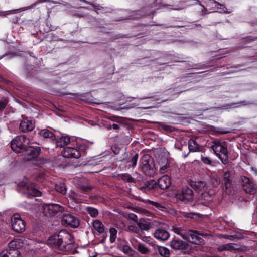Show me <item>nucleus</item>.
Returning a JSON list of instances; mask_svg holds the SVG:
<instances>
[{
  "label": "nucleus",
  "instance_id": "1",
  "mask_svg": "<svg viewBox=\"0 0 257 257\" xmlns=\"http://www.w3.org/2000/svg\"><path fill=\"white\" fill-rule=\"evenodd\" d=\"M74 241L70 234L63 232L50 236L47 240L48 244L58 249L65 254L73 252L75 248Z\"/></svg>",
  "mask_w": 257,
  "mask_h": 257
},
{
  "label": "nucleus",
  "instance_id": "2",
  "mask_svg": "<svg viewBox=\"0 0 257 257\" xmlns=\"http://www.w3.org/2000/svg\"><path fill=\"white\" fill-rule=\"evenodd\" d=\"M216 155L225 164L228 161L227 145L224 142H215L211 146Z\"/></svg>",
  "mask_w": 257,
  "mask_h": 257
},
{
  "label": "nucleus",
  "instance_id": "3",
  "mask_svg": "<svg viewBox=\"0 0 257 257\" xmlns=\"http://www.w3.org/2000/svg\"><path fill=\"white\" fill-rule=\"evenodd\" d=\"M29 143V140L24 135H19L11 141V147L16 153H20L25 150Z\"/></svg>",
  "mask_w": 257,
  "mask_h": 257
},
{
  "label": "nucleus",
  "instance_id": "4",
  "mask_svg": "<svg viewBox=\"0 0 257 257\" xmlns=\"http://www.w3.org/2000/svg\"><path fill=\"white\" fill-rule=\"evenodd\" d=\"M64 208L57 204H49L43 206V213L46 216H53L59 212H63Z\"/></svg>",
  "mask_w": 257,
  "mask_h": 257
},
{
  "label": "nucleus",
  "instance_id": "5",
  "mask_svg": "<svg viewBox=\"0 0 257 257\" xmlns=\"http://www.w3.org/2000/svg\"><path fill=\"white\" fill-rule=\"evenodd\" d=\"M10 224L13 229L17 232H22L25 230L24 221L21 219L19 214H14L12 216Z\"/></svg>",
  "mask_w": 257,
  "mask_h": 257
},
{
  "label": "nucleus",
  "instance_id": "6",
  "mask_svg": "<svg viewBox=\"0 0 257 257\" xmlns=\"http://www.w3.org/2000/svg\"><path fill=\"white\" fill-rule=\"evenodd\" d=\"M193 196V192L188 187H184L180 193L177 194V198L182 202L187 203L192 200Z\"/></svg>",
  "mask_w": 257,
  "mask_h": 257
},
{
  "label": "nucleus",
  "instance_id": "7",
  "mask_svg": "<svg viewBox=\"0 0 257 257\" xmlns=\"http://www.w3.org/2000/svg\"><path fill=\"white\" fill-rule=\"evenodd\" d=\"M242 187L243 189L247 193L253 194L256 191L255 184L246 176L241 177Z\"/></svg>",
  "mask_w": 257,
  "mask_h": 257
},
{
  "label": "nucleus",
  "instance_id": "8",
  "mask_svg": "<svg viewBox=\"0 0 257 257\" xmlns=\"http://www.w3.org/2000/svg\"><path fill=\"white\" fill-rule=\"evenodd\" d=\"M25 155L27 160L35 159L40 154L41 148L38 146H27L26 148Z\"/></svg>",
  "mask_w": 257,
  "mask_h": 257
},
{
  "label": "nucleus",
  "instance_id": "9",
  "mask_svg": "<svg viewBox=\"0 0 257 257\" xmlns=\"http://www.w3.org/2000/svg\"><path fill=\"white\" fill-rule=\"evenodd\" d=\"M62 220L65 223L73 228H77L79 225V221L78 218L69 214H65Z\"/></svg>",
  "mask_w": 257,
  "mask_h": 257
},
{
  "label": "nucleus",
  "instance_id": "10",
  "mask_svg": "<svg viewBox=\"0 0 257 257\" xmlns=\"http://www.w3.org/2000/svg\"><path fill=\"white\" fill-rule=\"evenodd\" d=\"M63 156L65 158H79L80 153L76 148L67 147L64 149Z\"/></svg>",
  "mask_w": 257,
  "mask_h": 257
},
{
  "label": "nucleus",
  "instance_id": "11",
  "mask_svg": "<svg viewBox=\"0 0 257 257\" xmlns=\"http://www.w3.org/2000/svg\"><path fill=\"white\" fill-rule=\"evenodd\" d=\"M150 156L148 155H143L140 160L139 168L140 170L144 174H147L148 170L151 169L150 165Z\"/></svg>",
  "mask_w": 257,
  "mask_h": 257
},
{
  "label": "nucleus",
  "instance_id": "12",
  "mask_svg": "<svg viewBox=\"0 0 257 257\" xmlns=\"http://www.w3.org/2000/svg\"><path fill=\"white\" fill-rule=\"evenodd\" d=\"M24 194L28 198L37 197L41 195V192L33 185L26 186L24 188Z\"/></svg>",
  "mask_w": 257,
  "mask_h": 257
},
{
  "label": "nucleus",
  "instance_id": "13",
  "mask_svg": "<svg viewBox=\"0 0 257 257\" xmlns=\"http://www.w3.org/2000/svg\"><path fill=\"white\" fill-rule=\"evenodd\" d=\"M34 127L33 121L27 118L23 119L20 124V129L24 132L31 131Z\"/></svg>",
  "mask_w": 257,
  "mask_h": 257
},
{
  "label": "nucleus",
  "instance_id": "14",
  "mask_svg": "<svg viewBox=\"0 0 257 257\" xmlns=\"http://www.w3.org/2000/svg\"><path fill=\"white\" fill-rule=\"evenodd\" d=\"M187 244L185 242L176 237L170 242L171 248L174 250L185 249L187 247Z\"/></svg>",
  "mask_w": 257,
  "mask_h": 257
},
{
  "label": "nucleus",
  "instance_id": "15",
  "mask_svg": "<svg viewBox=\"0 0 257 257\" xmlns=\"http://www.w3.org/2000/svg\"><path fill=\"white\" fill-rule=\"evenodd\" d=\"M40 3H41L40 2H38L29 7H23V8H21L20 9H15V10H9V11H0V16L6 17V16L11 14L12 13H19L23 11L32 9V8H34L35 6H36L38 4H40Z\"/></svg>",
  "mask_w": 257,
  "mask_h": 257
},
{
  "label": "nucleus",
  "instance_id": "16",
  "mask_svg": "<svg viewBox=\"0 0 257 257\" xmlns=\"http://www.w3.org/2000/svg\"><path fill=\"white\" fill-rule=\"evenodd\" d=\"M171 184L170 178L168 175H164L157 181V185L162 190L168 188Z\"/></svg>",
  "mask_w": 257,
  "mask_h": 257
},
{
  "label": "nucleus",
  "instance_id": "17",
  "mask_svg": "<svg viewBox=\"0 0 257 257\" xmlns=\"http://www.w3.org/2000/svg\"><path fill=\"white\" fill-rule=\"evenodd\" d=\"M154 236L158 240L164 241L168 239L169 234L164 229H158L154 232Z\"/></svg>",
  "mask_w": 257,
  "mask_h": 257
},
{
  "label": "nucleus",
  "instance_id": "18",
  "mask_svg": "<svg viewBox=\"0 0 257 257\" xmlns=\"http://www.w3.org/2000/svg\"><path fill=\"white\" fill-rule=\"evenodd\" d=\"M0 257H21L18 249H6L1 251Z\"/></svg>",
  "mask_w": 257,
  "mask_h": 257
},
{
  "label": "nucleus",
  "instance_id": "19",
  "mask_svg": "<svg viewBox=\"0 0 257 257\" xmlns=\"http://www.w3.org/2000/svg\"><path fill=\"white\" fill-rule=\"evenodd\" d=\"M187 240L190 243L195 244H203L204 242L203 238L195 234H190L187 237Z\"/></svg>",
  "mask_w": 257,
  "mask_h": 257
},
{
  "label": "nucleus",
  "instance_id": "20",
  "mask_svg": "<svg viewBox=\"0 0 257 257\" xmlns=\"http://www.w3.org/2000/svg\"><path fill=\"white\" fill-rule=\"evenodd\" d=\"M157 186H158L157 183L154 180H151L147 181L141 187V189L144 192H147L150 189H153L156 188Z\"/></svg>",
  "mask_w": 257,
  "mask_h": 257
},
{
  "label": "nucleus",
  "instance_id": "21",
  "mask_svg": "<svg viewBox=\"0 0 257 257\" xmlns=\"http://www.w3.org/2000/svg\"><path fill=\"white\" fill-rule=\"evenodd\" d=\"M223 182L226 190L231 187L232 183L231 172L227 171L224 173Z\"/></svg>",
  "mask_w": 257,
  "mask_h": 257
},
{
  "label": "nucleus",
  "instance_id": "22",
  "mask_svg": "<svg viewBox=\"0 0 257 257\" xmlns=\"http://www.w3.org/2000/svg\"><path fill=\"white\" fill-rule=\"evenodd\" d=\"M70 142V137L68 136H61L56 141L58 146L65 148Z\"/></svg>",
  "mask_w": 257,
  "mask_h": 257
},
{
  "label": "nucleus",
  "instance_id": "23",
  "mask_svg": "<svg viewBox=\"0 0 257 257\" xmlns=\"http://www.w3.org/2000/svg\"><path fill=\"white\" fill-rule=\"evenodd\" d=\"M190 186L194 190L199 192L204 188L206 186V183L202 181H192L190 183Z\"/></svg>",
  "mask_w": 257,
  "mask_h": 257
},
{
  "label": "nucleus",
  "instance_id": "24",
  "mask_svg": "<svg viewBox=\"0 0 257 257\" xmlns=\"http://www.w3.org/2000/svg\"><path fill=\"white\" fill-rule=\"evenodd\" d=\"M40 136L45 138L49 139L50 140L54 141L56 139L55 135L51 131L47 129H43L39 132Z\"/></svg>",
  "mask_w": 257,
  "mask_h": 257
},
{
  "label": "nucleus",
  "instance_id": "25",
  "mask_svg": "<svg viewBox=\"0 0 257 257\" xmlns=\"http://www.w3.org/2000/svg\"><path fill=\"white\" fill-rule=\"evenodd\" d=\"M93 227L99 234H102L104 232V226L102 222L98 220L93 221Z\"/></svg>",
  "mask_w": 257,
  "mask_h": 257
},
{
  "label": "nucleus",
  "instance_id": "26",
  "mask_svg": "<svg viewBox=\"0 0 257 257\" xmlns=\"http://www.w3.org/2000/svg\"><path fill=\"white\" fill-rule=\"evenodd\" d=\"M188 148L190 152H196L199 151L198 145L196 142L193 139H190L188 141Z\"/></svg>",
  "mask_w": 257,
  "mask_h": 257
},
{
  "label": "nucleus",
  "instance_id": "27",
  "mask_svg": "<svg viewBox=\"0 0 257 257\" xmlns=\"http://www.w3.org/2000/svg\"><path fill=\"white\" fill-rule=\"evenodd\" d=\"M235 249L232 243H227L218 247L219 251H232Z\"/></svg>",
  "mask_w": 257,
  "mask_h": 257
},
{
  "label": "nucleus",
  "instance_id": "28",
  "mask_svg": "<svg viewBox=\"0 0 257 257\" xmlns=\"http://www.w3.org/2000/svg\"><path fill=\"white\" fill-rule=\"evenodd\" d=\"M156 248H157V250L161 255L164 257H168L169 256L170 250L166 247L156 245Z\"/></svg>",
  "mask_w": 257,
  "mask_h": 257
},
{
  "label": "nucleus",
  "instance_id": "29",
  "mask_svg": "<svg viewBox=\"0 0 257 257\" xmlns=\"http://www.w3.org/2000/svg\"><path fill=\"white\" fill-rule=\"evenodd\" d=\"M55 190L58 192L62 194V195L66 194L67 192V189L64 184L60 183L55 185Z\"/></svg>",
  "mask_w": 257,
  "mask_h": 257
},
{
  "label": "nucleus",
  "instance_id": "30",
  "mask_svg": "<svg viewBox=\"0 0 257 257\" xmlns=\"http://www.w3.org/2000/svg\"><path fill=\"white\" fill-rule=\"evenodd\" d=\"M137 224L138 227L142 230H148L150 228L149 224L144 220H140Z\"/></svg>",
  "mask_w": 257,
  "mask_h": 257
},
{
  "label": "nucleus",
  "instance_id": "31",
  "mask_svg": "<svg viewBox=\"0 0 257 257\" xmlns=\"http://www.w3.org/2000/svg\"><path fill=\"white\" fill-rule=\"evenodd\" d=\"M86 211L92 217H95L98 215V212L96 208L92 207H87Z\"/></svg>",
  "mask_w": 257,
  "mask_h": 257
},
{
  "label": "nucleus",
  "instance_id": "32",
  "mask_svg": "<svg viewBox=\"0 0 257 257\" xmlns=\"http://www.w3.org/2000/svg\"><path fill=\"white\" fill-rule=\"evenodd\" d=\"M19 243L20 241L19 239H15L12 241L8 245V249H18V247L20 246Z\"/></svg>",
  "mask_w": 257,
  "mask_h": 257
},
{
  "label": "nucleus",
  "instance_id": "33",
  "mask_svg": "<svg viewBox=\"0 0 257 257\" xmlns=\"http://www.w3.org/2000/svg\"><path fill=\"white\" fill-rule=\"evenodd\" d=\"M119 179L128 182H135V179L133 178L130 174L127 173L121 174L119 176Z\"/></svg>",
  "mask_w": 257,
  "mask_h": 257
},
{
  "label": "nucleus",
  "instance_id": "34",
  "mask_svg": "<svg viewBox=\"0 0 257 257\" xmlns=\"http://www.w3.org/2000/svg\"><path fill=\"white\" fill-rule=\"evenodd\" d=\"M137 249L142 254H146L149 252L148 247L143 243H139Z\"/></svg>",
  "mask_w": 257,
  "mask_h": 257
},
{
  "label": "nucleus",
  "instance_id": "35",
  "mask_svg": "<svg viewBox=\"0 0 257 257\" xmlns=\"http://www.w3.org/2000/svg\"><path fill=\"white\" fill-rule=\"evenodd\" d=\"M109 233L110 241L111 243H113L116 239L117 231L116 229L112 228L110 229Z\"/></svg>",
  "mask_w": 257,
  "mask_h": 257
},
{
  "label": "nucleus",
  "instance_id": "36",
  "mask_svg": "<svg viewBox=\"0 0 257 257\" xmlns=\"http://www.w3.org/2000/svg\"><path fill=\"white\" fill-rule=\"evenodd\" d=\"M139 155L138 153L135 154L134 156L132 157L131 159L130 160L129 162L130 164H129V166L132 168H134L136 167L137 163V161L138 159Z\"/></svg>",
  "mask_w": 257,
  "mask_h": 257
},
{
  "label": "nucleus",
  "instance_id": "37",
  "mask_svg": "<svg viewBox=\"0 0 257 257\" xmlns=\"http://www.w3.org/2000/svg\"><path fill=\"white\" fill-rule=\"evenodd\" d=\"M142 240L144 242L148 243L149 245L152 246V247H153V248L154 249H156V245H155L153 243V242L152 241V239L150 237H144L142 238Z\"/></svg>",
  "mask_w": 257,
  "mask_h": 257
},
{
  "label": "nucleus",
  "instance_id": "38",
  "mask_svg": "<svg viewBox=\"0 0 257 257\" xmlns=\"http://www.w3.org/2000/svg\"><path fill=\"white\" fill-rule=\"evenodd\" d=\"M122 250L124 253L128 254L129 255H132L133 252H134L129 246L125 245L122 246Z\"/></svg>",
  "mask_w": 257,
  "mask_h": 257
},
{
  "label": "nucleus",
  "instance_id": "39",
  "mask_svg": "<svg viewBox=\"0 0 257 257\" xmlns=\"http://www.w3.org/2000/svg\"><path fill=\"white\" fill-rule=\"evenodd\" d=\"M169 166V165L168 164H166L165 165H164L163 166L161 167L160 168L159 172L161 174H164V173H166L167 171V169H168Z\"/></svg>",
  "mask_w": 257,
  "mask_h": 257
},
{
  "label": "nucleus",
  "instance_id": "40",
  "mask_svg": "<svg viewBox=\"0 0 257 257\" xmlns=\"http://www.w3.org/2000/svg\"><path fill=\"white\" fill-rule=\"evenodd\" d=\"M201 158V160L203 161V162L206 164H210L211 163V160L208 157L203 156L202 155Z\"/></svg>",
  "mask_w": 257,
  "mask_h": 257
},
{
  "label": "nucleus",
  "instance_id": "41",
  "mask_svg": "<svg viewBox=\"0 0 257 257\" xmlns=\"http://www.w3.org/2000/svg\"><path fill=\"white\" fill-rule=\"evenodd\" d=\"M7 103L8 101L6 99L0 101V110H2L5 108Z\"/></svg>",
  "mask_w": 257,
  "mask_h": 257
},
{
  "label": "nucleus",
  "instance_id": "42",
  "mask_svg": "<svg viewBox=\"0 0 257 257\" xmlns=\"http://www.w3.org/2000/svg\"><path fill=\"white\" fill-rule=\"evenodd\" d=\"M128 229L135 233H138L139 231V229L137 227L133 225L130 226Z\"/></svg>",
  "mask_w": 257,
  "mask_h": 257
},
{
  "label": "nucleus",
  "instance_id": "43",
  "mask_svg": "<svg viewBox=\"0 0 257 257\" xmlns=\"http://www.w3.org/2000/svg\"><path fill=\"white\" fill-rule=\"evenodd\" d=\"M129 218L130 219H131V220H133L134 221L136 222H138V217L137 216V215H136L135 214H133V213H131L129 215Z\"/></svg>",
  "mask_w": 257,
  "mask_h": 257
},
{
  "label": "nucleus",
  "instance_id": "44",
  "mask_svg": "<svg viewBox=\"0 0 257 257\" xmlns=\"http://www.w3.org/2000/svg\"><path fill=\"white\" fill-rule=\"evenodd\" d=\"M100 161V160H89L88 163L89 164V165H98L99 164Z\"/></svg>",
  "mask_w": 257,
  "mask_h": 257
},
{
  "label": "nucleus",
  "instance_id": "45",
  "mask_svg": "<svg viewBox=\"0 0 257 257\" xmlns=\"http://www.w3.org/2000/svg\"><path fill=\"white\" fill-rule=\"evenodd\" d=\"M173 231L176 234L181 235V236L183 235V234H182V233L181 232L182 231V230L181 228H180L175 227V228H174L173 229Z\"/></svg>",
  "mask_w": 257,
  "mask_h": 257
},
{
  "label": "nucleus",
  "instance_id": "46",
  "mask_svg": "<svg viewBox=\"0 0 257 257\" xmlns=\"http://www.w3.org/2000/svg\"><path fill=\"white\" fill-rule=\"evenodd\" d=\"M160 126L165 131H171V126L169 125H165L163 123H160Z\"/></svg>",
  "mask_w": 257,
  "mask_h": 257
},
{
  "label": "nucleus",
  "instance_id": "47",
  "mask_svg": "<svg viewBox=\"0 0 257 257\" xmlns=\"http://www.w3.org/2000/svg\"><path fill=\"white\" fill-rule=\"evenodd\" d=\"M149 203H150V204H152V205H153L154 206H155L158 208H159L162 207L160 204H159L158 203H157L156 202L149 201Z\"/></svg>",
  "mask_w": 257,
  "mask_h": 257
},
{
  "label": "nucleus",
  "instance_id": "48",
  "mask_svg": "<svg viewBox=\"0 0 257 257\" xmlns=\"http://www.w3.org/2000/svg\"><path fill=\"white\" fill-rule=\"evenodd\" d=\"M48 1L52 2L54 4H62L63 3V1L62 0H48Z\"/></svg>",
  "mask_w": 257,
  "mask_h": 257
},
{
  "label": "nucleus",
  "instance_id": "49",
  "mask_svg": "<svg viewBox=\"0 0 257 257\" xmlns=\"http://www.w3.org/2000/svg\"><path fill=\"white\" fill-rule=\"evenodd\" d=\"M110 128H112L114 130H119L120 128V125L118 124L114 123L112 124V126H110Z\"/></svg>",
  "mask_w": 257,
  "mask_h": 257
},
{
  "label": "nucleus",
  "instance_id": "50",
  "mask_svg": "<svg viewBox=\"0 0 257 257\" xmlns=\"http://www.w3.org/2000/svg\"><path fill=\"white\" fill-rule=\"evenodd\" d=\"M214 3L216 4L217 5H219L220 6V7H223L224 8V9L226 10V8L224 7V6L223 5H221L219 3L216 2V1H214Z\"/></svg>",
  "mask_w": 257,
  "mask_h": 257
},
{
  "label": "nucleus",
  "instance_id": "51",
  "mask_svg": "<svg viewBox=\"0 0 257 257\" xmlns=\"http://www.w3.org/2000/svg\"><path fill=\"white\" fill-rule=\"evenodd\" d=\"M252 170L253 172V173L256 175L257 176V169H254V168H252Z\"/></svg>",
  "mask_w": 257,
  "mask_h": 257
},
{
  "label": "nucleus",
  "instance_id": "52",
  "mask_svg": "<svg viewBox=\"0 0 257 257\" xmlns=\"http://www.w3.org/2000/svg\"><path fill=\"white\" fill-rule=\"evenodd\" d=\"M80 1L85 3V4H91L90 2H89L86 0H80Z\"/></svg>",
  "mask_w": 257,
  "mask_h": 257
},
{
  "label": "nucleus",
  "instance_id": "53",
  "mask_svg": "<svg viewBox=\"0 0 257 257\" xmlns=\"http://www.w3.org/2000/svg\"><path fill=\"white\" fill-rule=\"evenodd\" d=\"M222 12H223L224 13H230L231 12V11H227L223 9Z\"/></svg>",
  "mask_w": 257,
  "mask_h": 257
},
{
  "label": "nucleus",
  "instance_id": "54",
  "mask_svg": "<svg viewBox=\"0 0 257 257\" xmlns=\"http://www.w3.org/2000/svg\"><path fill=\"white\" fill-rule=\"evenodd\" d=\"M75 15L76 16H78V17H84V15H82V14H75Z\"/></svg>",
  "mask_w": 257,
  "mask_h": 257
},
{
  "label": "nucleus",
  "instance_id": "55",
  "mask_svg": "<svg viewBox=\"0 0 257 257\" xmlns=\"http://www.w3.org/2000/svg\"><path fill=\"white\" fill-rule=\"evenodd\" d=\"M231 237L234 238V237L233 236H227L225 238L228 239H231Z\"/></svg>",
  "mask_w": 257,
  "mask_h": 257
},
{
  "label": "nucleus",
  "instance_id": "56",
  "mask_svg": "<svg viewBox=\"0 0 257 257\" xmlns=\"http://www.w3.org/2000/svg\"><path fill=\"white\" fill-rule=\"evenodd\" d=\"M134 242H137V240H133L132 241V243L133 245H134Z\"/></svg>",
  "mask_w": 257,
  "mask_h": 257
},
{
  "label": "nucleus",
  "instance_id": "57",
  "mask_svg": "<svg viewBox=\"0 0 257 257\" xmlns=\"http://www.w3.org/2000/svg\"><path fill=\"white\" fill-rule=\"evenodd\" d=\"M79 8H80V9H87V7H80Z\"/></svg>",
  "mask_w": 257,
  "mask_h": 257
},
{
  "label": "nucleus",
  "instance_id": "58",
  "mask_svg": "<svg viewBox=\"0 0 257 257\" xmlns=\"http://www.w3.org/2000/svg\"><path fill=\"white\" fill-rule=\"evenodd\" d=\"M114 153L115 154H117L118 153V151L116 152V151H114Z\"/></svg>",
  "mask_w": 257,
  "mask_h": 257
},
{
  "label": "nucleus",
  "instance_id": "59",
  "mask_svg": "<svg viewBox=\"0 0 257 257\" xmlns=\"http://www.w3.org/2000/svg\"><path fill=\"white\" fill-rule=\"evenodd\" d=\"M2 77L0 76V81H1V80L2 79Z\"/></svg>",
  "mask_w": 257,
  "mask_h": 257
},
{
  "label": "nucleus",
  "instance_id": "60",
  "mask_svg": "<svg viewBox=\"0 0 257 257\" xmlns=\"http://www.w3.org/2000/svg\"><path fill=\"white\" fill-rule=\"evenodd\" d=\"M3 56H4V55H3V56H0V59H2V58H3Z\"/></svg>",
  "mask_w": 257,
  "mask_h": 257
},
{
  "label": "nucleus",
  "instance_id": "61",
  "mask_svg": "<svg viewBox=\"0 0 257 257\" xmlns=\"http://www.w3.org/2000/svg\"><path fill=\"white\" fill-rule=\"evenodd\" d=\"M82 150H85V148H82Z\"/></svg>",
  "mask_w": 257,
  "mask_h": 257
},
{
  "label": "nucleus",
  "instance_id": "62",
  "mask_svg": "<svg viewBox=\"0 0 257 257\" xmlns=\"http://www.w3.org/2000/svg\"><path fill=\"white\" fill-rule=\"evenodd\" d=\"M238 257H242V256H238Z\"/></svg>",
  "mask_w": 257,
  "mask_h": 257
}]
</instances>
